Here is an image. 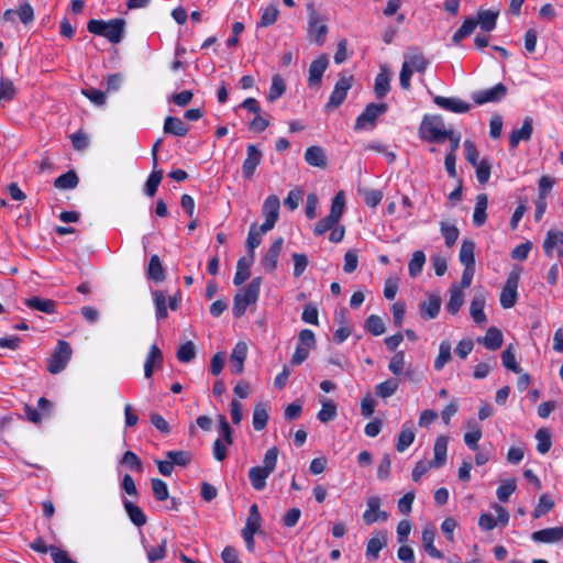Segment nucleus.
<instances>
[{
    "instance_id": "2",
    "label": "nucleus",
    "mask_w": 563,
    "mask_h": 563,
    "mask_svg": "<svg viewBox=\"0 0 563 563\" xmlns=\"http://www.w3.org/2000/svg\"><path fill=\"white\" fill-rule=\"evenodd\" d=\"M279 451L276 446L268 449L264 455L263 466H254L249 471V478L255 490H263L266 487V479L274 472Z\"/></svg>"
},
{
    "instance_id": "10",
    "label": "nucleus",
    "mask_w": 563,
    "mask_h": 563,
    "mask_svg": "<svg viewBox=\"0 0 563 563\" xmlns=\"http://www.w3.org/2000/svg\"><path fill=\"white\" fill-rule=\"evenodd\" d=\"M366 510L363 514V521L365 525L371 526L377 521H386L388 514L380 510V498L378 496H371L366 499Z\"/></svg>"
},
{
    "instance_id": "14",
    "label": "nucleus",
    "mask_w": 563,
    "mask_h": 563,
    "mask_svg": "<svg viewBox=\"0 0 563 563\" xmlns=\"http://www.w3.org/2000/svg\"><path fill=\"white\" fill-rule=\"evenodd\" d=\"M388 536L384 530L373 532L371 539L367 541L365 555L368 560H376L379 552L387 545Z\"/></svg>"
},
{
    "instance_id": "25",
    "label": "nucleus",
    "mask_w": 563,
    "mask_h": 563,
    "mask_svg": "<svg viewBox=\"0 0 563 563\" xmlns=\"http://www.w3.org/2000/svg\"><path fill=\"white\" fill-rule=\"evenodd\" d=\"M305 161L313 167L325 168L328 158L324 150L319 145L309 146L305 153Z\"/></svg>"
},
{
    "instance_id": "24",
    "label": "nucleus",
    "mask_w": 563,
    "mask_h": 563,
    "mask_svg": "<svg viewBox=\"0 0 563 563\" xmlns=\"http://www.w3.org/2000/svg\"><path fill=\"white\" fill-rule=\"evenodd\" d=\"M437 536V529L433 526H426L422 530V544L424 551L432 558L441 559L443 554L440 550L434 547V539Z\"/></svg>"
},
{
    "instance_id": "8",
    "label": "nucleus",
    "mask_w": 563,
    "mask_h": 563,
    "mask_svg": "<svg viewBox=\"0 0 563 563\" xmlns=\"http://www.w3.org/2000/svg\"><path fill=\"white\" fill-rule=\"evenodd\" d=\"M279 198L275 195L268 196L263 203V216L265 217L264 223L260 227L262 233L271 231L278 220L279 214Z\"/></svg>"
},
{
    "instance_id": "53",
    "label": "nucleus",
    "mask_w": 563,
    "mask_h": 563,
    "mask_svg": "<svg viewBox=\"0 0 563 563\" xmlns=\"http://www.w3.org/2000/svg\"><path fill=\"white\" fill-rule=\"evenodd\" d=\"M181 363H189L196 357V346L192 341L181 344L176 354Z\"/></svg>"
},
{
    "instance_id": "40",
    "label": "nucleus",
    "mask_w": 563,
    "mask_h": 563,
    "mask_svg": "<svg viewBox=\"0 0 563 563\" xmlns=\"http://www.w3.org/2000/svg\"><path fill=\"white\" fill-rule=\"evenodd\" d=\"M463 303L464 294L455 284H453L450 288V300L446 303V310L451 314H456L461 307L463 306Z\"/></svg>"
},
{
    "instance_id": "61",
    "label": "nucleus",
    "mask_w": 563,
    "mask_h": 563,
    "mask_svg": "<svg viewBox=\"0 0 563 563\" xmlns=\"http://www.w3.org/2000/svg\"><path fill=\"white\" fill-rule=\"evenodd\" d=\"M474 167L476 169V178H477L478 183L482 185L486 184L490 177V170H492L490 163L486 158H483Z\"/></svg>"
},
{
    "instance_id": "31",
    "label": "nucleus",
    "mask_w": 563,
    "mask_h": 563,
    "mask_svg": "<svg viewBox=\"0 0 563 563\" xmlns=\"http://www.w3.org/2000/svg\"><path fill=\"white\" fill-rule=\"evenodd\" d=\"M25 305L33 310H37L47 314L56 312V302L52 299L31 297L25 299Z\"/></svg>"
},
{
    "instance_id": "5",
    "label": "nucleus",
    "mask_w": 563,
    "mask_h": 563,
    "mask_svg": "<svg viewBox=\"0 0 563 563\" xmlns=\"http://www.w3.org/2000/svg\"><path fill=\"white\" fill-rule=\"evenodd\" d=\"M420 130L422 133H428L424 139L429 142H443L450 131L444 129V121L441 115L424 117Z\"/></svg>"
},
{
    "instance_id": "29",
    "label": "nucleus",
    "mask_w": 563,
    "mask_h": 563,
    "mask_svg": "<svg viewBox=\"0 0 563 563\" xmlns=\"http://www.w3.org/2000/svg\"><path fill=\"white\" fill-rule=\"evenodd\" d=\"M478 342L483 343L487 350H498L504 342L503 333L499 329L492 327L487 330L483 338L477 339Z\"/></svg>"
},
{
    "instance_id": "11",
    "label": "nucleus",
    "mask_w": 563,
    "mask_h": 563,
    "mask_svg": "<svg viewBox=\"0 0 563 563\" xmlns=\"http://www.w3.org/2000/svg\"><path fill=\"white\" fill-rule=\"evenodd\" d=\"M507 91V87L504 84L499 82L489 89L474 92L472 98L474 102L477 104H484L487 102H498L506 97Z\"/></svg>"
},
{
    "instance_id": "4",
    "label": "nucleus",
    "mask_w": 563,
    "mask_h": 563,
    "mask_svg": "<svg viewBox=\"0 0 563 563\" xmlns=\"http://www.w3.org/2000/svg\"><path fill=\"white\" fill-rule=\"evenodd\" d=\"M71 354L70 344L59 340L51 357L47 360V371L52 374H58L64 371L70 361Z\"/></svg>"
},
{
    "instance_id": "15",
    "label": "nucleus",
    "mask_w": 563,
    "mask_h": 563,
    "mask_svg": "<svg viewBox=\"0 0 563 563\" xmlns=\"http://www.w3.org/2000/svg\"><path fill=\"white\" fill-rule=\"evenodd\" d=\"M519 277L516 274H511L506 285L504 286L500 294V305L505 309H509L516 305L517 301V288Z\"/></svg>"
},
{
    "instance_id": "35",
    "label": "nucleus",
    "mask_w": 563,
    "mask_h": 563,
    "mask_svg": "<svg viewBox=\"0 0 563 563\" xmlns=\"http://www.w3.org/2000/svg\"><path fill=\"white\" fill-rule=\"evenodd\" d=\"M152 297L155 306V314L158 321L165 320L168 317L167 312V295L164 290H153Z\"/></svg>"
},
{
    "instance_id": "18",
    "label": "nucleus",
    "mask_w": 563,
    "mask_h": 563,
    "mask_svg": "<svg viewBox=\"0 0 563 563\" xmlns=\"http://www.w3.org/2000/svg\"><path fill=\"white\" fill-rule=\"evenodd\" d=\"M283 243V238L276 239L264 255L262 265L267 273H273L276 269Z\"/></svg>"
},
{
    "instance_id": "37",
    "label": "nucleus",
    "mask_w": 563,
    "mask_h": 563,
    "mask_svg": "<svg viewBox=\"0 0 563 563\" xmlns=\"http://www.w3.org/2000/svg\"><path fill=\"white\" fill-rule=\"evenodd\" d=\"M166 273L158 255H152L147 268V278L161 283L165 279Z\"/></svg>"
},
{
    "instance_id": "57",
    "label": "nucleus",
    "mask_w": 563,
    "mask_h": 563,
    "mask_svg": "<svg viewBox=\"0 0 563 563\" xmlns=\"http://www.w3.org/2000/svg\"><path fill=\"white\" fill-rule=\"evenodd\" d=\"M517 483L515 478L507 479L497 488L496 495L501 503H507L510 495L516 490Z\"/></svg>"
},
{
    "instance_id": "27",
    "label": "nucleus",
    "mask_w": 563,
    "mask_h": 563,
    "mask_svg": "<svg viewBox=\"0 0 563 563\" xmlns=\"http://www.w3.org/2000/svg\"><path fill=\"white\" fill-rule=\"evenodd\" d=\"M163 130L165 134L175 136H186L189 132V128L181 119L172 115L165 118Z\"/></svg>"
},
{
    "instance_id": "16",
    "label": "nucleus",
    "mask_w": 563,
    "mask_h": 563,
    "mask_svg": "<svg viewBox=\"0 0 563 563\" xmlns=\"http://www.w3.org/2000/svg\"><path fill=\"white\" fill-rule=\"evenodd\" d=\"M329 59L325 55L316 58L309 67L308 84L310 87H319L322 81V76L328 68Z\"/></svg>"
},
{
    "instance_id": "45",
    "label": "nucleus",
    "mask_w": 563,
    "mask_h": 563,
    "mask_svg": "<svg viewBox=\"0 0 563 563\" xmlns=\"http://www.w3.org/2000/svg\"><path fill=\"white\" fill-rule=\"evenodd\" d=\"M162 179H163V170L154 168V170L150 174V176L145 183L144 192L148 197H154Z\"/></svg>"
},
{
    "instance_id": "59",
    "label": "nucleus",
    "mask_w": 563,
    "mask_h": 563,
    "mask_svg": "<svg viewBox=\"0 0 563 563\" xmlns=\"http://www.w3.org/2000/svg\"><path fill=\"white\" fill-rule=\"evenodd\" d=\"M166 457L177 466H187L191 462V454L188 451H168Z\"/></svg>"
},
{
    "instance_id": "7",
    "label": "nucleus",
    "mask_w": 563,
    "mask_h": 563,
    "mask_svg": "<svg viewBox=\"0 0 563 563\" xmlns=\"http://www.w3.org/2000/svg\"><path fill=\"white\" fill-rule=\"evenodd\" d=\"M354 77L352 75H341L338 79L333 91L330 95L329 101L325 104L328 110H334L339 108L346 99L349 90L352 88Z\"/></svg>"
},
{
    "instance_id": "52",
    "label": "nucleus",
    "mask_w": 563,
    "mask_h": 563,
    "mask_svg": "<svg viewBox=\"0 0 563 563\" xmlns=\"http://www.w3.org/2000/svg\"><path fill=\"white\" fill-rule=\"evenodd\" d=\"M536 439L538 441V452L541 454H547L552 445L551 435L549 431L544 428L539 429L536 433Z\"/></svg>"
},
{
    "instance_id": "58",
    "label": "nucleus",
    "mask_w": 563,
    "mask_h": 563,
    "mask_svg": "<svg viewBox=\"0 0 563 563\" xmlns=\"http://www.w3.org/2000/svg\"><path fill=\"white\" fill-rule=\"evenodd\" d=\"M263 233L261 232L260 228H256L255 224H252L249 231V235L246 239V246L249 249V255L255 256V249L261 244L262 239L261 235Z\"/></svg>"
},
{
    "instance_id": "51",
    "label": "nucleus",
    "mask_w": 563,
    "mask_h": 563,
    "mask_svg": "<svg viewBox=\"0 0 563 563\" xmlns=\"http://www.w3.org/2000/svg\"><path fill=\"white\" fill-rule=\"evenodd\" d=\"M501 361H503V365L516 373V374H520L521 373V367L518 365L517 361H516V356H515V353H514V347L512 345H509L503 353H501Z\"/></svg>"
},
{
    "instance_id": "38",
    "label": "nucleus",
    "mask_w": 563,
    "mask_h": 563,
    "mask_svg": "<svg viewBox=\"0 0 563 563\" xmlns=\"http://www.w3.org/2000/svg\"><path fill=\"white\" fill-rule=\"evenodd\" d=\"M475 243L472 240H463L460 249V262L464 267H475Z\"/></svg>"
},
{
    "instance_id": "23",
    "label": "nucleus",
    "mask_w": 563,
    "mask_h": 563,
    "mask_svg": "<svg viewBox=\"0 0 563 563\" xmlns=\"http://www.w3.org/2000/svg\"><path fill=\"white\" fill-rule=\"evenodd\" d=\"M534 542L539 543H554L563 540V527L547 528L534 531L531 534Z\"/></svg>"
},
{
    "instance_id": "12",
    "label": "nucleus",
    "mask_w": 563,
    "mask_h": 563,
    "mask_svg": "<svg viewBox=\"0 0 563 563\" xmlns=\"http://www.w3.org/2000/svg\"><path fill=\"white\" fill-rule=\"evenodd\" d=\"M543 250L548 256L556 255L563 260V231L550 230L544 239Z\"/></svg>"
},
{
    "instance_id": "19",
    "label": "nucleus",
    "mask_w": 563,
    "mask_h": 563,
    "mask_svg": "<svg viewBox=\"0 0 563 563\" xmlns=\"http://www.w3.org/2000/svg\"><path fill=\"white\" fill-rule=\"evenodd\" d=\"M433 101L440 108L455 112V113H466L471 109V104L466 101H463L459 98H448L442 96H435Z\"/></svg>"
},
{
    "instance_id": "1",
    "label": "nucleus",
    "mask_w": 563,
    "mask_h": 563,
    "mask_svg": "<svg viewBox=\"0 0 563 563\" xmlns=\"http://www.w3.org/2000/svg\"><path fill=\"white\" fill-rule=\"evenodd\" d=\"M125 21L112 19L109 21L91 19L87 23V30L98 36L106 37L110 43L118 44L124 36Z\"/></svg>"
},
{
    "instance_id": "9",
    "label": "nucleus",
    "mask_w": 563,
    "mask_h": 563,
    "mask_svg": "<svg viewBox=\"0 0 563 563\" xmlns=\"http://www.w3.org/2000/svg\"><path fill=\"white\" fill-rule=\"evenodd\" d=\"M262 517L258 511L257 505H252L249 511L245 527L242 530V537L247 544V549L251 551L254 547V534L261 527Z\"/></svg>"
},
{
    "instance_id": "48",
    "label": "nucleus",
    "mask_w": 563,
    "mask_h": 563,
    "mask_svg": "<svg viewBox=\"0 0 563 563\" xmlns=\"http://www.w3.org/2000/svg\"><path fill=\"white\" fill-rule=\"evenodd\" d=\"M554 506H555L554 500L548 494L541 495L539 498V503L532 512L533 518H536V519L541 518L547 512H549L551 509H553Z\"/></svg>"
},
{
    "instance_id": "20",
    "label": "nucleus",
    "mask_w": 563,
    "mask_h": 563,
    "mask_svg": "<svg viewBox=\"0 0 563 563\" xmlns=\"http://www.w3.org/2000/svg\"><path fill=\"white\" fill-rule=\"evenodd\" d=\"M310 35L314 37L317 44L322 45L324 37L328 33V26L322 23L320 15L312 10L309 14V29Z\"/></svg>"
},
{
    "instance_id": "41",
    "label": "nucleus",
    "mask_w": 563,
    "mask_h": 563,
    "mask_svg": "<svg viewBox=\"0 0 563 563\" xmlns=\"http://www.w3.org/2000/svg\"><path fill=\"white\" fill-rule=\"evenodd\" d=\"M79 178L75 170H68L67 173L58 176L54 180V186L57 189H74L78 186Z\"/></svg>"
},
{
    "instance_id": "60",
    "label": "nucleus",
    "mask_w": 563,
    "mask_h": 563,
    "mask_svg": "<svg viewBox=\"0 0 563 563\" xmlns=\"http://www.w3.org/2000/svg\"><path fill=\"white\" fill-rule=\"evenodd\" d=\"M279 11L276 5L269 4L267 5L261 16V21L258 23L260 26L266 27L273 25L278 18Z\"/></svg>"
},
{
    "instance_id": "44",
    "label": "nucleus",
    "mask_w": 563,
    "mask_h": 563,
    "mask_svg": "<svg viewBox=\"0 0 563 563\" xmlns=\"http://www.w3.org/2000/svg\"><path fill=\"white\" fill-rule=\"evenodd\" d=\"M452 345L449 341H442L439 346V354L434 360V369L441 371L445 364L451 360Z\"/></svg>"
},
{
    "instance_id": "50",
    "label": "nucleus",
    "mask_w": 563,
    "mask_h": 563,
    "mask_svg": "<svg viewBox=\"0 0 563 563\" xmlns=\"http://www.w3.org/2000/svg\"><path fill=\"white\" fill-rule=\"evenodd\" d=\"M286 90V84L279 75H274L272 78V86L267 95L268 101L273 102L280 98Z\"/></svg>"
},
{
    "instance_id": "28",
    "label": "nucleus",
    "mask_w": 563,
    "mask_h": 563,
    "mask_svg": "<svg viewBox=\"0 0 563 563\" xmlns=\"http://www.w3.org/2000/svg\"><path fill=\"white\" fill-rule=\"evenodd\" d=\"M441 308V300L435 295H429L428 299L420 303V314L423 319H434Z\"/></svg>"
},
{
    "instance_id": "55",
    "label": "nucleus",
    "mask_w": 563,
    "mask_h": 563,
    "mask_svg": "<svg viewBox=\"0 0 563 563\" xmlns=\"http://www.w3.org/2000/svg\"><path fill=\"white\" fill-rule=\"evenodd\" d=\"M345 207V198L343 191L338 192L334 198L332 199L331 210H330V217L334 219L336 222H339L340 218L343 214Z\"/></svg>"
},
{
    "instance_id": "26",
    "label": "nucleus",
    "mask_w": 563,
    "mask_h": 563,
    "mask_svg": "<svg viewBox=\"0 0 563 563\" xmlns=\"http://www.w3.org/2000/svg\"><path fill=\"white\" fill-rule=\"evenodd\" d=\"M254 262V255H249L245 257H241L236 264V273L233 278V283L235 286L242 285L245 280L249 279L251 275V266Z\"/></svg>"
},
{
    "instance_id": "54",
    "label": "nucleus",
    "mask_w": 563,
    "mask_h": 563,
    "mask_svg": "<svg viewBox=\"0 0 563 563\" xmlns=\"http://www.w3.org/2000/svg\"><path fill=\"white\" fill-rule=\"evenodd\" d=\"M441 233L445 240V244L451 247L459 239L460 231L456 228V225L448 223V222H441Z\"/></svg>"
},
{
    "instance_id": "63",
    "label": "nucleus",
    "mask_w": 563,
    "mask_h": 563,
    "mask_svg": "<svg viewBox=\"0 0 563 563\" xmlns=\"http://www.w3.org/2000/svg\"><path fill=\"white\" fill-rule=\"evenodd\" d=\"M404 63H409L411 65V70L418 73H423L429 64L422 54L408 55Z\"/></svg>"
},
{
    "instance_id": "47",
    "label": "nucleus",
    "mask_w": 563,
    "mask_h": 563,
    "mask_svg": "<svg viewBox=\"0 0 563 563\" xmlns=\"http://www.w3.org/2000/svg\"><path fill=\"white\" fill-rule=\"evenodd\" d=\"M426 263V255L422 251H416L412 254V257L408 264L409 275L411 277H417L422 272L423 265Z\"/></svg>"
},
{
    "instance_id": "6",
    "label": "nucleus",
    "mask_w": 563,
    "mask_h": 563,
    "mask_svg": "<svg viewBox=\"0 0 563 563\" xmlns=\"http://www.w3.org/2000/svg\"><path fill=\"white\" fill-rule=\"evenodd\" d=\"M387 103H369L365 110L356 118L354 130H368L373 129L376 120L380 114L387 111Z\"/></svg>"
},
{
    "instance_id": "42",
    "label": "nucleus",
    "mask_w": 563,
    "mask_h": 563,
    "mask_svg": "<svg viewBox=\"0 0 563 563\" xmlns=\"http://www.w3.org/2000/svg\"><path fill=\"white\" fill-rule=\"evenodd\" d=\"M477 26V22L473 18H467L461 27L453 34L452 42L459 45L461 41L471 35Z\"/></svg>"
},
{
    "instance_id": "43",
    "label": "nucleus",
    "mask_w": 563,
    "mask_h": 563,
    "mask_svg": "<svg viewBox=\"0 0 563 563\" xmlns=\"http://www.w3.org/2000/svg\"><path fill=\"white\" fill-rule=\"evenodd\" d=\"M390 78L388 73L384 69L375 78L374 92L377 98H384L390 88Z\"/></svg>"
},
{
    "instance_id": "34",
    "label": "nucleus",
    "mask_w": 563,
    "mask_h": 563,
    "mask_svg": "<svg viewBox=\"0 0 563 563\" xmlns=\"http://www.w3.org/2000/svg\"><path fill=\"white\" fill-rule=\"evenodd\" d=\"M415 431L411 422H405L401 427V431L398 435L396 449L399 452L406 451L415 440Z\"/></svg>"
},
{
    "instance_id": "46",
    "label": "nucleus",
    "mask_w": 563,
    "mask_h": 563,
    "mask_svg": "<svg viewBox=\"0 0 563 563\" xmlns=\"http://www.w3.org/2000/svg\"><path fill=\"white\" fill-rule=\"evenodd\" d=\"M321 405L322 408L318 412V419L323 423L332 421L338 415L336 405L330 399L322 400Z\"/></svg>"
},
{
    "instance_id": "33",
    "label": "nucleus",
    "mask_w": 563,
    "mask_h": 563,
    "mask_svg": "<svg viewBox=\"0 0 563 563\" xmlns=\"http://www.w3.org/2000/svg\"><path fill=\"white\" fill-rule=\"evenodd\" d=\"M446 451H448V437L446 435H440L437 438L433 452L434 457L431 461L432 465L434 467H441L446 462Z\"/></svg>"
},
{
    "instance_id": "3",
    "label": "nucleus",
    "mask_w": 563,
    "mask_h": 563,
    "mask_svg": "<svg viewBox=\"0 0 563 563\" xmlns=\"http://www.w3.org/2000/svg\"><path fill=\"white\" fill-rule=\"evenodd\" d=\"M262 286V277L253 278L250 284L234 296L232 313L234 317H242L247 307L257 301Z\"/></svg>"
},
{
    "instance_id": "32",
    "label": "nucleus",
    "mask_w": 563,
    "mask_h": 563,
    "mask_svg": "<svg viewBox=\"0 0 563 563\" xmlns=\"http://www.w3.org/2000/svg\"><path fill=\"white\" fill-rule=\"evenodd\" d=\"M498 15L499 11L479 10L475 20L483 31L492 32L496 27Z\"/></svg>"
},
{
    "instance_id": "62",
    "label": "nucleus",
    "mask_w": 563,
    "mask_h": 563,
    "mask_svg": "<svg viewBox=\"0 0 563 563\" xmlns=\"http://www.w3.org/2000/svg\"><path fill=\"white\" fill-rule=\"evenodd\" d=\"M152 490L155 496V498L159 501L166 500L169 496L168 494V487L167 484L159 479V478H153L151 481Z\"/></svg>"
},
{
    "instance_id": "64",
    "label": "nucleus",
    "mask_w": 563,
    "mask_h": 563,
    "mask_svg": "<svg viewBox=\"0 0 563 563\" xmlns=\"http://www.w3.org/2000/svg\"><path fill=\"white\" fill-rule=\"evenodd\" d=\"M398 389V383L393 379H387L376 386V394L382 398L393 396Z\"/></svg>"
},
{
    "instance_id": "36",
    "label": "nucleus",
    "mask_w": 563,
    "mask_h": 563,
    "mask_svg": "<svg viewBox=\"0 0 563 563\" xmlns=\"http://www.w3.org/2000/svg\"><path fill=\"white\" fill-rule=\"evenodd\" d=\"M488 206V198L485 194L476 197V205L473 213V223L475 227H482L487 218L486 210Z\"/></svg>"
},
{
    "instance_id": "22",
    "label": "nucleus",
    "mask_w": 563,
    "mask_h": 563,
    "mask_svg": "<svg viewBox=\"0 0 563 563\" xmlns=\"http://www.w3.org/2000/svg\"><path fill=\"white\" fill-rule=\"evenodd\" d=\"M533 132L532 119L527 117L520 129L514 130L509 136V144L516 148L521 141H529Z\"/></svg>"
},
{
    "instance_id": "56",
    "label": "nucleus",
    "mask_w": 563,
    "mask_h": 563,
    "mask_svg": "<svg viewBox=\"0 0 563 563\" xmlns=\"http://www.w3.org/2000/svg\"><path fill=\"white\" fill-rule=\"evenodd\" d=\"M366 330L373 335H380L385 332V323L379 316L371 314L365 322Z\"/></svg>"
},
{
    "instance_id": "39",
    "label": "nucleus",
    "mask_w": 563,
    "mask_h": 563,
    "mask_svg": "<svg viewBox=\"0 0 563 563\" xmlns=\"http://www.w3.org/2000/svg\"><path fill=\"white\" fill-rule=\"evenodd\" d=\"M124 509L129 516V519L136 526L142 527L146 523L147 518L144 515L143 510L134 505L132 501L124 499L123 500Z\"/></svg>"
},
{
    "instance_id": "21",
    "label": "nucleus",
    "mask_w": 563,
    "mask_h": 563,
    "mask_svg": "<svg viewBox=\"0 0 563 563\" xmlns=\"http://www.w3.org/2000/svg\"><path fill=\"white\" fill-rule=\"evenodd\" d=\"M246 355L247 345L244 342L236 343L230 356V367L233 373L241 374L243 372Z\"/></svg>"
},
{
    "instance_id": "49",
    "label": "nucleus",
    "mask_w": 563,
    "mask_h": 563,
    "mask_svg": "<svg viewBox=\"0 0 563 563\" xmlns=\"http://www.w3.org/2000/svg\"><path fill=\"white\" fill-rule=\"evenodd\" d=\"M268 421V412L264 405L257 404L253 412V428L256 431L263 430Z\"/></svg>"
},
{
    "instance_id": "17",
    "label": "nucleus",
    "mask_w": 563,
    "mask_h": 563,
    "mask_svg": "<svg viewBox=\"0 0 563 563\" xmlns=\"http://www.w3.org/2000/svg\"><path fill=\"white\" fill-rule=\"evenodd\" d=\"M163 362L164 357L161 349L156 344H153L150 347V351L144 362L145 378L150 379L153 376L154 371L163 366Z\"/></svg>"
},
{
    "instance_id": "30",
    "label": "nucleus",
    "mask_w": 563,
    "mask_h": 563,
    "mask_svg": "<svg viewBox=\"0 0 563 563\" xmlns=\"http://www.w3.org/2000/svg\"><path fill=\"white\" fill-rule=\"evenodd\" d=\"M485 302V297L482 294L475 295L471 301L470 313L474 322L477 324H483L487 321L484 312Z\"/></svg>"
},
{
    "instance_id": "13",
    "label": "nucleus",
    "mask_w": 563,
    "mask_h": 563,
    "mask_svg": "<svg viewBox=\"0 0 563 563\" xmlns=\"http://www.w3.org/2000/svg\"><path fill=\"white\" fill-rule=\"evenodd\" d=\"M262 152L256 145L251 144L246 148V158L242 165V175L245 179H251L256 170V167L262 161Z\"/></svg>"
}]
</instances>
